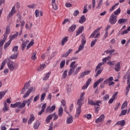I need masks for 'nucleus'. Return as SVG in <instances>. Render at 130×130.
I'll use <instances>...</instances> for the list:
<instances>
[{
  "instance_id": "48",
  "label": "nucleus",
  "mask_w": 130,
  "mask_h": 130,
  "mask_svg": "<svg viewBox=\"0 0 130 130\" xmlns=\"http://www.w3.org/2000/svg\"><path fill=\"white\" fill-rule=\"evenodd\" d=\"M36 53H37L36 52H34L32 54V55L31 57L32 60H35L36 59Z\"/></svg>"
},
{
  "instance_id": "22",
  "label": "nucleus",
  "mask_w": 130,
  "mask_h": 130,
  "mask_svg": "<svg viewBox=\"0 0 130 130\" xmlns=\"http://www.w3.org/2000/svg\"><path fill=\"white\" fill-rule=\"evenodd\" d=\"M114 70L116 72H119L120 71V62H118L115 64Z\"/></svg>"
},
{
  "instance_id": "33",
  "label": "nucleus",
  "mask_w": 130,
  "mask_h": 130,
  "mask_svg": "<svg viewBox=\"0 0 130 130\" xmlns=\"http://www.w3.org/2000/svg\"><path fill=\"white\" fill-rule=\"evenodd\" d=\"M39 125H40V122L37 121L35 123V125H34V128H35V129H38V128L39 127Z\"/></svg>"
},
{
  "instance_id": "54",
  "label": "nucleus",
  "mask_w": 130,
  "mask_h": 130,
  "mask_svg": "<svg viewBox=\"0 0 130 130\" xmlns=\"http://www.w3.org/2000/svg\"><path fill=\"white\" fill-rule=\"evenodd\" d=\"M68 22H69V23H70L71 22V21H70V19L68 18L65 19L62 22V25H64V24H67V23H68Z\"/></svg>"
},
{
  "instance_id": "47",
  "label": "nucleus",
  "mask_w": 130,
  "mask_h": 130,
  "mask_svg": "<svg viewBox=\"0 0 130 130\" xmlns=\"http://www.w3.org/2000/svg\"><path fill=\"white\" fill-rule=\"evenodd\" d=\"M46 95V94L45 93V92H44L42 94V95H41V102H42L44 100Z\"/></svg>"
},
{
  "instance_id": "23",
  "label": "nucleus",
  "mask_w": 130,
  "mask_h": 130,
  "mask_svg": "<svg viewBox=\"0 0 130 130\" xmlns=\"http://www.w3.org/2000/svg\"><path fill=\"white\" fill-rule=\"evenodd\" d=\"M29 102H30L28 100L23 101L20 106L19 108H24V107L26 106V104H28Z\"/></svg>"
},
{
  "instance_id": "6",
  "label": "nucleus",
  "mask_w": 130,
  "mask_h": 130,
  "mask_svg": "<svg viewBox=\"0 0 130 130\" xmlns=\"http://www.w3.org/2000/svg\"><path fill=\"white\" fill-rule=\"evenodd\" d=\"M54 110H55V106L54 105L52 106L51 107L50 106H48L46 109V111L48 113H52Z\"/></svg>"
},
{
  "instance_id": "63",
  "label": "nucleus",
  "mask_w": 130,
  "mask_h": 130,
  "mask_svg": "<svg viewBox=\"0 0 130 130\" xmlns=\"http://www.w3.org/2000/svg\"><path fill=\"white\" fill-rule=\"evenodd\" d=\"M84 47H85V46L84 45L81 44L79 46L78 49L81 51V50H83V49H84Z\"/></svg>"
},
{
  "instance_id": "50",
  "label": "nucleus",
  "mask_w": 130,
  "mask_h": 130,
  "mask_svg": "<svg viewBox=\"0 0 130 130\" xmlns=\"http://www.w3.org/2000/svg\"><path fill=\"white\" fill-rule=\"evenodd\" d=\"M52 117H54L53 118L54 120H56V119L58 118V116L56 115V113H54L53 114H52Z\"/></svg>"
},
{
  "instance_id": "11",
  "label": "nucleus",
  "mask_w": 130,
  "mask_h": 130,
  "mask_svg": "<svg viewBox=\"0 0 130 130\" xmlns=\"http://www.w3.org/2000/svg\"><path fill=\"white\" fill-rule=\"evenodd\" d=\"M123 79H125V80H126V79H127V83L129 84V82H130V72L129 71H128L126 73V74L123 77Z\"/></svg>"
},
{
  "instance_id": "21",
  "label": "nucleus",
  "mask_w": 130,
  "mask_h": 130,
  "mask_svg": "<svg viewBox=\"0 0 130 130\" xmlns=\"http://www.w3.org/2000/svg\"><path fill=\"white\" fill-rule=\"evenodd\" d=\"M102 71H103V68H102L100 69H98L96 71V69H95V73H96V74L95 75V78H97L102 73Z\"/></svg>"
},
{
  "instance_id": "30",
  "label": "nucleus",
  "mask_w": 130,
  "mask_h": 130,
  "mask_svg": "<svg viewBox=\"0 0 130 130\" xmlns=\"http://www.w3.org/2000/svg\"><path fill=\"white\" fill-rule=\"evenodd\" d=\"M51 74V72H48L46 75L45 76V77L43 78V81H46L49 78V76H50Z\"/></svg>"
},
{
  "instance_id": "39",
  "label": "nucleus",
  "mask_w": 130,
  "mask_h": 130,
  "mask_svg": "<svg viewBox=\"0 0 130 130\" xmlns=\"http://www.w3.org/2000/svg\"><path fill=\"white\" fill-rule=\"evenodd\" d=\"M64 64H66V60H63L61 61L60 63V67L61 69H63L64 67Z\"/></svg>"
},
{
  "instance_id": "5",
  "label": "nucleus",
  "mask_w": 130,
  "mask_h": 130,
  "mask_svg": "<svg viewBox=\"0 0 130 130\" xmlns=\"http://www.w3.org/2000/svg\"><path fill=\"white\" fill-rule=\"evenodd\" d=\"M8 67L11 72H13L15 70V66H14V62L11 60H9L7 62Z\"/></svg>"
},
{
  "instance_id": "51",
  "label": "nucleus",
  "mask_w": 130,
  "mask_h": 130,
  "mask_svg": "<svg viewBox=\"0 0 130 130\" xmlns=\"http://www.w3.org/2000/svg\"><path fill=\"white\" fill-rule=\"evenodd\" d=\"M83 116L85 118H88V119H90V118L92 117V115H91L90 114L84 115Z\"/></svg>"
},
{
  "instance_id": "36",
  "label": "nucleus",
  "mask_w": 130,
  "mask_h": 130,
  "mask_svg": "<svg viewBox=\"0 0 130 130\" xmlns=\"http://www.w3.org/2000/svg\"><path fill=\"white\" fill-rule=\"evenodd\" d=\"M104 64V63H103V62H101L100 63H99L96 68H95V72L97 71V70H99L100 69H102L101 67H102V66H103Z\"/></svg>"
},
{
  "instance_id": "18",
  "label": "nucleus",
  "mask_w": 130,
  "mask_h": 130,
  "mask_svg": "<svg viewBox=\"0 0 130 130\" xmlns=\"http://www.w3.org/2000/svg\"><path fill=\"white\" fill-rule=\"evenodd\" d=\"M16 13V7L15 6H13L11 12L9 14V17L13 16V15H15Z\"/></svg>"
},
{
  "instance_id": "15",
  "label": "nucleus",
  "mask_w": 130,
  "mask_h": 130,
  "mask_svg": "<svg viewBox=\"0 0 130 130\" xmlns=\"http://www.w3.org/2000/svg\"><path fill=\"white\" fill-rule=\"evenodd\" d=\"M116 125H120V126H124V125H125V120H122L121 121H118L116 123Z\"/></svg>"
},
{
  "instance_id": "43",
  "label": "nucleus",
  "mask_w": 130,
  "mask_h": 130,
  "mask_svg": "<svg viewBox=\"0 0 130 130\" xmlns=\"http://www.w3.org/2000/svg\"><path fill=\"white\" fill-rule=\"evenodd\" d=\"M120 8H118L116 11L114 12V15L115 16H118V14H120Z\"/></svg>"
},
{
  "instance_id": "53",
  "label": "nucleus",
  "mask_w": 130,
  "mask_h": 130,
  "mask_svg": "<svg viewBox=\"0 0 130 130\" xmlns=\"http://www.w3.org/2000/svg\"><path fill=\"white\" fill-rule=\"evenodd\" d=\"M84 96H85V92H82L80 95V98L79 100L84 101Z\"/></svg>"
},
{
  "instance_id": "60",
  "label": "nucleus",
  "mask_w": 130,
  "mask_h": 130,
  "mask_svg": "<svg viewBox=\"0 0 130 130\" xmlns=\"http://www.w3.org/2000/svg\"><path fill=\"white\" fill-rule=\"evenodd\" d=\"M52 6L53 9L55 10V11H56V10H57V5H56V3L53 4Z\"/></svg>"
},
{
  "instance_id": "29",
  "label": "nucleus",
  "mask_w": 130,
  "mask_h": 130,
  "mask_svg": "<svg viewBox=\"0 0 130 130\" xmlns=\"http://www.w3.org/2000/svg\"><path fill=\"white\" fill-rule=\"evenodd\" d=\"M18 35H19V32H16L15 34H14L12 36L10 37V40H11L12 41L13 39H15V38H17V37H18Z\"/></svg>"
},
{
  "instance_id": "59",
  "label": "nucleus",
  "mask_w": 130,
  "mask_h": 130,
  "mask_svg": "<svg viewBox=\"0 0 130 130\" xmlns=\"http://www.w3.org/2000/svg\"><path fill=\"white\" fill-rule=\"evenodd\" d=\"M91 81H92V79H91V78H89L88 79L87 81L86 82L87 86H88L90 85V83H91Z\"/></svg>"
},
{
  "instance_id": "10",
  "label": "nucleus",
  "mask_w": 130,
  "mask_h": 130,
  "mask_svg": "<svg viewBox=\"0 0 130 130\" xmlns=\"http://www.w3.org/2000/svg\"><path fill=\"white\" fill-rule=\"evenodd\" d=\"M33 91V86L31 87L30 88H28L26 92L24 94L23 98H27L30 95V93Z\"/></svg>"
},
{
  "instance_id": "3",
  "label": "nucleus",
  "mask_w": 130,
  "mask_h": 130,
  "mask_svg": "<svg viewBox=\"0 0 130 130\" xmlns=\"http://www.w3.org/2000/svg\"><path fill=\"white\" fill-rule=\"evenodd\" d=\"M75 63H76V61H73L71 64H70V69L68 73V76H71L72 74L74 73L75 70H76V68H77V66L75 65Z\"/></svg>"
},
{
  "instance_id": "19",
  "label": "nucleus",
  "mask_w": 130,
  "mask_h": 130,
  "mask_svg": "<svg viewBox=\"0 0 130 130\" xmlns=\"http://www.w3.org/2000/svg\"><path fill=\"white\" fill-rule=\"evenodd\" d=\"M100 30H101V27H99L96 29L94 30L90 36L89 38H93V37L96 35V34L98 32V31H100Z\"/></svg>"
},
{
  "instance_id": "17",
  "label": "nucleus",
  "mask_w": 130,
  "mask_h": 130,
  "mask_svg": "<svg viewBox=\"0 0 130 130\" xmlns=\"http://www.w3.org/2000/svg\"><path fill=\"white\" fill-rule=\"evenodd\" d=\"M76 28H77V25H76V24H73L71 26H70L68 29L69 33H71V32H74V31L76 30Z\"/></svg>"
},
{
  "instance_id": "28",
  "label": "nucleus",
  "mask_w": 130,
  "mask_h": 130,
  "mask_svg": "<svg viewBox=\"0 0 130 130\" xmlns=\"http://www.w3.org/2000/svg\"><path fill=\"white\" fill-rule=\"evenodd\" d=\"M11 42H12V40H9L7 43H5L4 45V49H7L9 46L11 45Z\"/></svg>"
},
{
  "instance_id": "45",
  "label": "nucleus",
  "mask_w": 130,
  "mask_h": 130,
  "mask_svg": "<svg viewBox=\"0 0 130 130\" xmlns=\"http://www.w3.org/2000/svg\"><path fill=\"white\" fill-rule=\"evenodd\" d=\"M96 42H97V39H95L93 41H92L90 44V47H93V46H94V45L96 44Z\"/></svg>"
},
{
  "instance_id": "14",
  "label": "nucleus",
  "mask_w": 130,
  "mask_h": 130,
  "mask_svg": "<svg viewBox=\"0 0 130 130\" xmlns=\"http://www.w3.org/2000/svg\"><path fill=\"white\" fill-rule=\"evenodd\" d=\"M21 104H22V103L18 102L15 104H11L10 105V107H12V108H16V107H20V106H21Z\"/></svg>"
},
{
  "instance_id": "38",
  "label": "nucleus",
  "mask_w": 130,
  "mask_h": 130,
  "mask_svg": "<svg viewBox=\"0 0 130 130\" xmlns=\"http://www.w3.org/2000/svg\"><path fill=\"white\" fill-rule=\"evenodd\" d=\"M127 112V110H122L120 114L119 115V116H122V115H125Z\"/></svg>"
},
{
  "instance_id": "40",
  "label": "nucleus",
  "mask_w": 130,
  "mask_h": 130,
  "mask_svg": "<svg viewBox=\"0 0 130 130\" xmlns=\"http://www.w3.org/2000/svg\"><path fill=\"white\" fill-rule=\"evenodd\" d=\"M126 106H127V102L125 101L122 105L121 109H122V110H123V109H124V108H125V107H126Z\"/></svg>"
},
{
  "instance_id": "31",
  "label": "nucleus",
  "mask_w": 130,
  "mask_h": 130,
  "mask_svg": "<svg viewBox=\"0 0 130 130\" xmlns=\"http://www.w3.org/2000/svg\"><path fill=\"white\" fill-rule=\"evenodd\" d=\"M126 21H127V19L121 18V19L118 20V24H122L123 23H125V22H126Z\"/></svg>"
},
{
  "instance_id": "46",
  "label": "nucleus",
  "mask_w": 130,
  "mask_h": 130,
  "mask_svg": "<svg viewBox=\"0 0 130 130\" xmlns=\"http://www.w3.org/2000/svg\"><path fill=\"white\" fill-rule=\"evenodd\" d=\"M18 57V53H16V54H13L10 56V58L11 59H16Z\"/></svg>"
},
{
  "instance_id": "4",
  "label": "nucleus",
  "mask_w": 130,
  "mask_h": 130,
  "mask_svg": "<svg viewBox=\"0 0 130 130\" xmlns=\"http://www.w3.org/2000/svg\"><path fill=\"white\" fill-rule=\"evenodd\" d=\"M117 16L114 15V14H112L110 18H109V23L111 25H114L116 22H117Z\"/></svg>"
},
{
  "instance_id": "49",
  "label": "nucleus",
  "mask_w": 130,
  "mask_h": 130,
  "mask_svg": "<svg viewBox=\"0 0 130 130\" xmlns=\"http://www.w3.org/2000/svg\"><path fill=\"white\" fill-rule=\"evenodd\" d=\"M107 64L109 66H114L115 64V61H109L107 62Z\"/></svg>"
},
{
  "instance_id": "56",
  "label": "nucleus",
  "mask_w": 130,
  "mask_h": 130,
  "mask_svg": "<svg viewBox=\"0 0 130 130\" xmlns=\"http://www.w3.org/2000/svg\"><path fill=\"white\" fill-rule=\"evenodd\" d=\"M115 99V97L112 96V98L111 99H110L109 101V104H111V103H113Z\"/></svg>"
},
{
  "instance_id": "8",
  "label": "nucleus",
  "mask_w": 130,
  "mask_h": 130,
  "mask_svg": "<svg viewBox=\"0 0 130 130\" xmlns=\"http://www.w3.org/2000/svg\"><path fill=\"white\" fill-rule=\"evenodd\" d=\"M74 121V117L72 115H69V117H68L66 122L68 124H71V123H73Z\"/></svg>"
},
{
  "instance_id": "52",
  "label": "nucleus",
  "mask_w": 130,
  "mask_h": 130,
  "mask_svg": "<svg viewBox=\"0 0 130 130\" xmlns=\"http://www.w3.org/2000/svg\"><path fill=\"white\" fill-rule=\"evenodd\" d=\"M27 45H26V43H23L21 45V50L22 51H24V49H25V47H26Z\"/></svg>"
},
{
  "instance_id": "12",
  "label": "nucleus",
  "mask_w": 130,
  "mask_h": 130,
  "mask_svg": "<svg viewBox=\"0 0 130 130\" xmlns=\"http://www.w3.org/2000/svg\"><path fill=\"white\" fill-rule=\"evenodd\" d=\"M83 31H84V26H81L76 31V36H79L80 34H82V33H83Z\"/></svg>"
},
{
  "instance_id": "7",
  "label": "nucleus",
  "mask_w": 130,
  "mask_h": 130,
  "mask_svg": "<svg viewBox=\"0 0 130 130\" xmlns=\"http://www.w3.org/2000/svg\"><path fill=\"white\" fill-rule=\"evenodd\" d=\"M29 85H30L29 81L25 83L24 86L21 91V94H24V93H25V92H26V90H27V89H28V87H29L30 86Z\"/></svg>"
},
{
  "instance_id": "24",
  "label": "nucleus",
  "mask_w": 130,
  "mask_h": 130,
  "mask_svg": "<svg viewBox=\"0 0 130 130\" xmlns=\"http://www.w3.org/2000/svg\"><path fill=\"white\" fill-rule=\"evenodd\" d=\"M82 111V108L77 107L76 110V114L75 115V117H78L80 114H81V112Z\"/></svg>"
},
{
  "instance_id": "61",
  "label": "nucleus",
  "mask_w": 130,
  "mask_h": 130,
  "mask_svg": "<svg viewBox=\"0 0 130 130\" xmlns=\"http://www.w3.org/2000/svg\"><path fill=\"white\" fill-rule=\"evenodd\" d=\"M52 128H53V122H51L50 124L48 130H52Z\"/></svg>"
},
{
  "instance_id": "2",
  "label": "nucleus",
  "mask_w": 130,
  "mask_h": 130,
  "mask_svg": "<svg viewBox=\"0 0 130 130\" xmlns=\"http://www.w3.org/2000/svg\"><path fill=\"white\" fill-rule=\"evenodd\" d=\"M11 28H10V26H7L6 33L4 34V38L2 40L0 41V47H2L5 44V42H6V40H7V38L8 37L7 34H9Z\"/></svg>"
},
{
  "instance_id": "27",
  "label": "nucleus",
  "mask_w": 130,
  "mask_h": 130,
  "mask_svg": "<svg viewBox=\"0 0 130 130\" xmlns=\"http://www.w3.org/2000/svg\"><path fill=\"white\" fill-rule=\"evenodd\" d=\"M51 119H52V114H50L46 119V122L47 123H49L50 122Z\"/></svg>"
},
{
  "instance_id": "13",
  "label": "nucleus",
  "mask_w": 130,
  "mask_h": 130,
  "mask_svg": "<svg viewBox=\"0 0 130 130\" xmlns=\"http://www.w3.org/2000/svg\"><path fill=\"white\" fill-rule=\"evenodd\" d=\"M90 73H91V71H87L82 72L80 76L78 77V79H83V77H85V76H86V75H89Z\"/></svg>"
},
{
  "instance_id": "34",
  "label": "nucleus",
  "mask_w": 130,
  "mask_h": 130,
  "mask_svg": "<svg viewBox=\"0 0 130 130\" xmlns=\"http://www.w3.org/2000/svg\"><path fill=\"white\" fill-rule=\"evenodd\" d=\"M77 105L78 106V108H82V105H83V101L78 100L77 101Z\"/></svg>"
},
{
  "instance_id": "26",
  "label": "nucleus",
  "mask_w": 130,
  "mask_h": 130,
  "mask_svg": "<svg viewBox=\"0 0 130 130\" xmlns=\"http://www.w3.org/2000/svg\"><path fill=\"white\" fill-rule=\"evenodd\" d=\"M63 114V109L62 107H60V108L58 109V116L61 117L62 115Z\"/></svg>"
},
{
  "instance_id": "44",
  "label": "nucleus",
  "mask_w": 130,
  "mask_h": 130,
  "mask_svg": "<svg viewBox=\"0 0 130 130\" xmlns=\"http://www.w3.org/2000/svg\"><path fill=\"white\" fill-rule=\"evenodd\" d=\"M103 0H100L98 6L96 7V9H100L101 8V6H102V2Z\"/></svg>"
},
{
  "instance_id": "25",
  "label": "nucleus",
  "mask_w": 130,
  "mask_h": 130,
  "mask_svg": "<svg viewBox=\"0 0 130 130\" xmlns=\"http://www.w3.org/2000/svg\"><path fill=\"white\" fill-rule=\"evenodd\" d=\"M79 22L80 24H83L86 22V17H85V15H82L81 17L80 20H79Z\"/></svg>"
},
{
  "instance_id": "57",
  "label": "nucleus",
  "mask_w": 130,
  "mask_h": 130,
  "mask_svg": "<svg viewBox=\"0 0 130 130\" xmlns=\"http://www.w3.org/2000/svg\"><path fill=\"white\" fill-rule=\"evenodd\" d=\"M18 46H15L13 48L12 50L13 51H14V52H17V51H18Z\"/></svg>"
},
{
  "instance_id": "16",
  "label": "nucleus",
  "mask_w": 130,
  "mask_h": 130,
  "mask_svg": "<svg viewBox=\"0 0 130 130\" xmlns=\"http://www.w3.org/2000/svg\"><path fill=\"white\" fill-rule=\"evenodd\" d=\"M72 52H73V49H70L66 53L61 55V57H68Z\"/></svg>"
},
{
  "instance_id": "32",
  "label": "nucleus",
  "mask_w": 130,
  "mask_h": 130,
  "mask_svg": "<svg viewBox=\"0 0 130 130\" xmlns=\"http://www.w3.org/2000/svg\"><path fill=\"white\" fill-rule=\"evenodd\" d=\"M3 110L4 112H7L8 110H9V107H8V104H7V103L5 102L4 103V107L3 109Z\"/></svg>"
},
{
  "instance_id": "55",
  "label": "nucleus",
  "mask_w": 130,
  "mask_h": 130,
  "mask_svg": "<svg viewBox=\"0 0 130 130\" xmlns=\"http://www.w3.org/2000/svg\"><path fill=\"white\" fill-rule=\"evenodd\" d=\"M80 12H79L78 10H75L73 13V16H74L75 17H77V16H78V15H79Z\"/></svg>"
},
{
  "instance_id": "1",
  "label": "nucleus",
  "mask_w": 130,
  "mask_h": 130,
  "mask_svg": "<svg viewBox=\"0 0 130 130\" xmlns=\"http://www.w3.org/2000/svg\"><path fill=\"white\" fill-rule=\"evenodd\" d=\"M113 80V77L112 76L106 79L103 83L101 84V88H104L105 85H106L107 84H109V86H113V85L115 84V82L112 81Z\"/></svg>"
},
{
  "instance_id": "42",
  "label": "nucleus",
  "mask_w": 130,
  "mask_h": 130,
  "mask_svg": "<svg viewBox=\"0 0 130 130\" xmlns=\"http://www.w3.org/2000/svg\"><path fill=\"white\" fill-rule=\"evenodd\" d=\"M100 104H102V102L101 101H98L96 103H94L93 105L94 106H100Z\"/></svg>"
},
{
  "instance_id": "20",
  "label": "nucleus",
  "mask_w": 130,
  "mask_h": 130,
  "mask_svg": "<svg viewBox=\"0 0 130 130\" xmlns=\"http://www.w3.org/2000/svg\"><path fill=\"white\" fill-rule=\"evenodd\" d=\"M35 120V117H34V115L33 114L30 115V118L28 121V124H31L33 121Z\"/></svg>"
},
{
  "instance_id": "58",
  "label": "nucleus",
  "mask_w": 130,
  "mask_h": 130,
  "mask_svg": "<svg viewBox=\"0 0 130 130\" xmlns=\"http://www.w3.org/2000/svg\"><path fill=\"white\" fill-rule=\"evenodd\" d=\"M108 99H109V95L108 94H106L105 96L103 97L104 101H106Z\"/></svg>"
},
{
  "instance_id": "64",
  "label": "nucleus",
  "mask_w": 130,
  "mask_h": 130,
  "mask_svg": "<svg viewBox=\"0 0 130 130\" xmlns=\"http://www.w3.org/2000/svg\"><path fill=\"white\" fill-rule=\"evenodd\" d=\"M36 5L35 4H32L31 5H28L27 8H29V9H33L34 8H35V6Z\"/></svg>"
},
{
  "instance_id": "41",
  "label": "nucleus",
  "mask_w": 130,
  "mask_h": 130,
  "mask_svg": "<svg viewBox=\"0 0 130 130\" xmlns=\"http://www.w3.org/2000/svg\"><path fill=\"white\" fill-rule=\"evenodd\" d=\"M68 77V70H65L62 74V79H66Z\"/></svg>"
},
{
  "instance_id": "9",
  "label": "nucleus",
  "mask_w": 130,
  "mask_h": 130,
  "mask_svg": "<svg viewBox=\"0 0 130 130\" xmlns=\"http://www.w3.org/2000/svg\"><path fill=\"white\" fill-rule=\"evenodd\" d=\"M105 118V116H104V114H102L99 118H98L96 120L95 122L96 123H98V122H102L103 121H104V119Z\"/></svg>"
},
{
  "instance_id": "62",
  "label": "nucleus",
  "mask_w": 130,
  "mask_h": 130,
  "mask_svg": "<svg viewBox=\"0 0 130 130\" xmlns=\"http://www.w3.org/2000/svg\"><path fill=\"white\" fill-rule=\"evenodd\" d=\"M40 12H39V10H36L35 11V15H36V17L37 18L38 17H39V14H40Z\"/></svg>"
},
{
  "instance_id": "35",
  "label": "nucleus",
  "mask_w": 130,
  "mask_h": 130,
  "mask_svg": "<svg viewBox=\"0 0 130 130\" xmlns=\"http://www.w3.org/2000/svg\"><path fill=\"white\" fill-rule=\"evenodd\" d=\"M68 38H69V37H66L65 38H63L62 39V41H61V44H62V46H63V45H64V43H66V42H68Z\"/></svg>"
},
{
  "instance_id": "37",
  "label": "nucleus",
  "mask_w": 130,
  "mask_h": 130,
  "mask_svg": "<svg viewBox=\"0 0 130 130\" xmlns=\"http://www.w3.org/2000/svg\"><path fill=\"white\" fill-rule=\"evenodd\" d=\"M7 90L0 92V100L3 99V97H4L5 95H6V93H7Z\"/></svg>"
}]
</instances>
